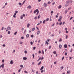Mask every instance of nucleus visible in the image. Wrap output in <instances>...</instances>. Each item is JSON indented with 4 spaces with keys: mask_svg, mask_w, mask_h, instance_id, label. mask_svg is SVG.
Listing matches in <instances>:
<instances>
[{
    "mask_svg": "<svg viewBox=\"0 0 74 74\" xmlns=\"http://www.w3.org/2000/svg\"><path fill=\"white\" fill-rule=\"evenodd\" d=\"M73 17H71L70 19V20H71L73 19Z\"/></svg>",
    "mask_w": 74,
    "mask_h": 74,
    "instance_id": "52",
    "label": "nucleus"
},
{
    "mask_svg": "<svg viewBox=\"0 0 74 74\" xmlns=\"http://www.w3.org/2000/svg\"><path fill=\"white\" fill-rule=\"evenodd\" d=\"M21 39H24V37H23V36H22V37H21Z\"/></svg>",
    "mask_w": 74,
    "mask_h": 74,
    "instance_id": "42",
    "label": "nucleus"
},
{
    "mask_svg": "<svg viewBox=\"0 0 74 74\" xmlns=\"http://www.w3.org/2000/svg\"><path fill=\"white\" fill-rule=\"evenodd\" d=\"M34 19H37V16H36L35 17H34Z\"/></svg>",
    "mask_w": 74,
    "mask_h": 74,
    "instance_id": "26",
    "label": "nucleus"
},
{
    "mask_svg": "<svg viewBox=\"0 0 74 74\" xmlns=\"http://www.w3.org/2000/svg\"><path fill=\"white\" fill-rule=\"evenodd\" d=\"M61 8H62V5H60L59 6H58V8H59V9Z\"/></svg>",
    "mask_w": 74,
    "mask_h": 74,
    "instance_id": "20",
    "label": "nucleus"
},
{
    "mask_svg": "<svg viewBox=\"0 0 74 74\" xmlns=\"http://www.w3.org/2000/svg\"><path fill=\"white\" fill-rule=\"evenodd\" d=\"M42 52L43 55H44V51L43 50H42Z\"/></svg>",
    "mask_w": 74,
    "mask_h": 74,
    "instance_id": "25",
    "label": "nucleus"
},
{
    "mask_svg": "<svg viewBox=\"0 0 74 74\" xmlns=\"http://www.w3.org/2000/svg\"><path fill=\"white\" fill-rule=\"evenodd\" d=\"M67 55V53L66 52L65 53V55Z\"/></svg>",
    "mask_w": 74,
    "mask_h": 74,
    "instance_id": "55",
    "label": "nucleus"
},
{
    "mask_svg": "<svg viewBox=\"0 0 74 74\" xmlns=\"http://www.w3.org/2000/svg\"><path fill=\"white\" fill-rule=\"evenodd\" d=\"M3 29H4V27H2V28L1 29L2 30H3Z\"/></svg>",
    "mask_w": 74,
    "mask_h": 74,
    "instance_id": "60",
    "label": "nucleus"
},
{
    "mask_svg": "<svg viewBox=\"0 0 74 74\" xmlns=\"http://www.w3.org/2000/svg\"><path fill=\"white\" fill-rule=\"evenodd\" d=\"M53 53H54V54H56V51H54V52H53Z\"/></svg>",
    "mask_w": 74,
    "mask_h": 74,
    "instance_id": "23",
    "label": "nucleus"
},
{
    "mask_svg": "<svg viewBox=\"0 0 74 74\" xmlns=\"http://www.w3.org/2000/svg\"><path fill=\"white\" fill-rule=\"evenodd\" d=\"M23 43V42H20V44L21 45V44H22V43Z\"/></svg>",
    "mask_w": 74,
    "mask_h": 74,
    "instance_id": "28",
    "label": "nucleus"
},
{
    "mask_svg": "<svg viewBox=\"0 0 74 74\" xmlns=\"http://www.w3.org/2000/svg\"><path fill=\"white\" fill-rule=\"evenodd\" d=\"M45 72V70H41V73H43V72Z\"/></svg>",
    "mask_w": 74,
    "mask_h": 74,
    "instance_id": "22",
    "label": "nucleus"
},
{
    "mask_svg": "<svg viewBox=\"0 0 74 74\" xmlns=\"http://www.w3.org/2000/svg\"><path fill=\"white\" fill-rule=\"evenodd\" d=\"M40 33V31H38V33H37V34H39Z\"/></svg>",
    "mask_w": 74,
    "mask_h": 74,
    "instance_id": "15",
    "label": "nucleus"
},
{
    "mask_svg": "<svg viewBox=\"0 0 74 74\" xmlns=\"http://www.w3.org/2000/svg\"><path fill=\"white\" fill-rule=\"evenodd\" d=\"M34 30H35V28H32V31H34Z\"/></svg>",
    "mask_w": 74,
    "mask_h": 74,
    "instance_id": "34",
    "label": "nucleus"
},
{
    "mask_svg": "<svg viewBox=\"0 0 74 74\" xmlns=\"http://www.w3.org/2000/svg\"><path fill=\"white\" fill-rule=\"evenodd\" d=\"M45 22H46V20H44L43 22V24H45Z\"/></svg>",
    "mask_w": 74,
    "mask_h": 74,
    "instance_id": "13",
    "label": "nucleus"
},
{
    "mask_svg": "<svg viewBox=\"0 0 74 74\" xmlns=\"http://www.w3.org/2000/svg\"><path fill=\"white\" fill-rule=\"evenodd\" d=\"M66 33H69V32L67 30L66 31Z\"/></svg>",
    "mask_w": 74,
    "mask_h": 74,
    "instance_id": "58",
    "label": "nucleus"
},
{
    "mask_svg": "<svg viewBox=\"0 0 74 74\" xmlns=\"http://www.w3.org/2000/svg\"><path fill=\"white\" fill-rule=\"evenodd\" d=\"M41 17V16H40V15H39L38 16V19H40V17Z\"/></svg>",
    "mask_w": 74,
    "mask_h": 74,
    "instance_id": "19",
    "label": "nucleus"
},
{
    "mask_svg": "<svg viewBox=\"0 0 74 74\" xmlns=\"http://www.w3.org/2000/svg\"><path fill=\"white\" fill-rule=\"evenodd\" d=\"M64 48H67V45L65 44V45H64Z\"/></svg>",
    "mask_w": 74,
    "mask_h": 74,
    "instance_id": "21",
    "label": "nucleus"
},
{
    "mask_svg": "<svg viewBox=\"0 0 74 74\" xmlns=\"http://www.w3.org/2000/svg\"><path fill=\"white\" fill-rule=\"evenodd\" d=\"M8 29V30H10L11 29V28L10 27H7Z\"/></svg>",
    "mask_w": 74,
    "mask_h": 74,
    "instance_id": "4",
    "label": "nucleus"
},
{
    "mask_svg": "<svg viewBox=\"0 0 74 74\" xmlns=\"http://www.w3.org/2000/svg\"><path fill=\"white\" fill-rule=\"evenodd\" d=\"M18 5H21V3H18Z\"/></svg>",
    "mask_w": 74,
    "mask_h": 74,
    "instance_id": "43",
    "label": "nucleus"
},
{
    "mask_svg": "<svg viewBox=\"0 0 74 74\" xmlns=\"http://www.w3.org/2000/svg\"><path fill=\"white\" fill-rule=\"evenodd\" d=\"M62 45H59V48L60 49H61V48H62Z\"/></svg>",
    "mask_w": 74,
    "mask_h": 74,
    "instance_id": "7",
    "label": "nucleus"
},
{
    "mask_svg": "<svg viewBox=\"0 0 74 74\" xmlns=\"http://www.w3.org/2000/svg\"><path fill=\"white\" fill-rule=\"evenodd\" d=\"M10 31H8V34H10Z\"/></svg>",
    "mask_w": 74,
    "mask_h": 74,
    "instance_id": "27",
    "label": "nucleus"
},
{
    "mask_svg": "<svg viewBox=\"0 0 74 74\" xmlns=\"http://www.w3.org/2000/svg\"><path fill=\"white\" fill-rule=\"evenodd\" d=\"M64 58V57H63L62 59V60H63V59Z\"/></svg>",
    "mask_w": 74,
    "mask_h": 74,
    "instance_id": "41",
    "label": "nucleus"
},
{
    "mask_svg": "<svg viewBox=\"0 0 74 74\" xmlns=\"http://www.w3.org/2000/svg\"><path fill=\"white\" fill-rule=\"evenodd\" d=\"M44 69V66H42L40 69V70H42Z\"/></svg>",
    "mask_w": 74,
    "mask_h": 74,
    "instance_id": "12",
    "label": "nucleus"
},
{
    "mask_svg": "<svg viewBox=\"0 0 74 74\" xmlns=\"http://www.w3.org/2000/svg\"><path fill=\"white\" fill-rule=\"evenodd\" d=\"M39 53H41V51L39 50V52H38Z\"/></svg>",
    "mask_w": 74,
    "mask_h": 74,
    "instance_id": "39",
    "label": "nucleus"
},
{
    "mask_svg": "<svg viewBox=\"0 0 74 74\" xmlns=\"http://www.w3.org/2000/svg\"><path fill=\"white\" fill-rule=\"evenodd\" d=\"M71 8V7H69L68 8V10H70V9Z\"/></svg>",
    "mask_w": 74,
    "mask_h": 74,
    "instance_id": "61",
    "label": "nucleus"
},
{
    "mask_svg": "<svg viewBox=\"0 0 74 74\" xmlns=\"http://www.w3.org/2000/svg\"><path fill=\"white\" fill-rule=\"evenodd\" d=\"M63 68H64V67L63 66L61 67V69H63Z\"/></svg>",
    "mask_w": 74,
    "mask_h": 74,
    "instance_id": "32",
    "label": "nucleus"
},
{
    "mask_svg": "<svg viewBox=\"0 0 74 74\" xmlns=\"http://www.w3.org/2000/svg\"><path fill=\"white\" fill-rule=\"evenodd\" d=\"M49 21V18H47L46 19V21Z\"/></svg>",
    "mask_w": 74,
    "mask_h": 74,
    "instance_id": "31",
    "label": "nucleus"
},
{
    "mask_svg": "<svg viewBox=\"0 0 74 74\" xmlns=\"http://www.w3.org/2000/svg\"><path fill=\"white\" fill-rule=\"evenodd\" d=\"M70 73H71V72L70 71H67V74H70Z\"/></svg>",
    "mask_w": 74,
    "mask_h": 74,
    "instance_id": "10",
    "label": "nucleus"
},
{
    "mask_svg": "<svg viewBox=\"0 0 74 74\" xmlns=\"http://www.w3.org/2000/svg\"><path fill=\"white\" fill-rule=\"evenodd\" d=\"M30 44L31 45H33V42H31Z\"/></svg>",
    "mask_w": 74,
    "mask_h": 74,
    "instance_id": "47",
    "label": "nucleus"
},
{
    "mask_svg": "<svg viewBox=\"0 0 74 74\" xmlns=\"http://www.w3.org/2000/svg\"><path fill=\"white\" fill-rule=\"evenodd\" d=\"M39 11H38L37 12V13L36 14V15H38V13H39Z\"/></svg>",
    "mask_w": 74,
    "mask_h": 74,
    "instance_id": "50",
    "label": "nucleus"
},
{
    "mask_svg": "<svg viewBox=\"0 0 74 74\" xmlns=\"http://www.w3.org/2000/svg\"><path fill=\"white\" fill-rule=\"evenodd\" d=\"M26 37H27V38H29V34H27L26 35Z\"/></svg>",
    "mask_w": 74,
    "mask_h": 74,
    "instance_id": "11",
    "label": "nucleus"
},
{
    "mask_svg": "<svg viewBox=\"0 0 74 74\" xmlns=\"http://www.w3.org/2000/svg\"><path fill=\"white\" fill-rule=\"evenodd\" d=\"M62 38H60V39L59 40V42H61V41H62Z\"/></svg>",
    "mask_w": 74,
    "mask_h": 74,
    "instance_id": "30",
    "label": "nucleus"
},
{
    "mask_svg": "<svg viewBox=\"0 0 74 74\" xmlns=\"http://www.w3.org/2000/svg\"><path fill=\"white\" fill-rule=\"evenodd\" d=\"M23 17H25V14H23V15H22Z\"/></svg>",
    "mask_w": 74,
    "mask_h": 74,
    "instance_id": "51",
    "label": "nucleus"
},
{
    "mask_svg": "<svg viewBox=\"0 0 74 74\" xmlns=\"http://www.w3.org/2000/svg\"><path fill=\"white\" fill-rule=\"evenodd\" d=\"M20 67H23V66L22 65H20Z\"/></svg>",
    "mask_w": 74,
    "mask_h": 74,
    "instance_id": "44",
    "label": "nucleus"
},
{
    "mask_svg": "<svg viewBox=\"0 0 74 74\" xmlns=\"http://www.w3.org/2000/svg\"><path fill=\"white\" fill-rule=\"evenodd\" d=\"M63 17H62V16H61L60 17H59V19L58 20V22H61V20L62 19Z\"/></svg>",
    "mask_w": 74,
    "mask_h": 74,
    "instance_id": "2",
    "label": "nucleus"
},
{
    "mask_svg": "<svg viewBox=\"0 0 74 74\" xmlns=\"http://www.w3.org/2000/svg\"><path fill=\"white\" fill-rule=\"evenodd\" d=\"M51 46H50L49 47V49H51Z\"/></svg>",
    "mask_w": 74,
    "mask_h": 74,
    "instance_id": "35",
    "label": "nucleus"
},
{
    "mask_svg": "<svg viewBox=\"0 0 74 74\" xmlns=\"http://www.w3.org/2000/svg\"><path fill=\"white\" fill-rule=\"evenodd\" d=\"M23 16L22 15L21 16V19H23Z\"/></svg>",
    "mask_w": 74,
    "mask_h": 74,
    "instance_id": "16",
    "label": "nucleus"
},
{
    "mask_svg": "<svg viewBox=\"0 0 74 74\" xmlns=\"http://www.w3.org/2000/svg\"><path fill=\"white\" fill-rule=\"evenodd\" d=\"M29 26H30V24L28 23L27 24V27L28 28H29Z\"/></svg>",
    "mask_w": 74,
    "mask_h": 74,
    "instance_id": "14",
    "label": "nucleus"
},
{
    "mask_svg": "<svg viewBox=\"0 0 74 74\" xmlns=\"http://www.w3.org/2000/svg\"><path fill=\"white\" fill-rule=\"evenodd\" d=\"M50 3H51V2L50 1H49L47 3V4H50Z\"/></svg>",
    "mask_w": 74,
    "mask_h": 74,
    "instance_id": "56",
    "label": "nucleus"
},
{
    "mask_svg": "<svg viewBox=\"0 0 74 74\" xmlns=\"http://www.w3.org/2000/svg\"><path fill=\"white\" fill-rule=\"evenodd\" d=\"M25 73H28L26 71H24Z\"/></svg>",
    "mask_w": 74,
    "mask_h": 74,
    "instance_id": "57",
    "label": "nucleus"
},
{
    "mask_svg": "<svg viewBox=\"0 0 74 74\" xmlns=\"http://www.w3.org/2000/svg\"><path fill=\"white\" fill-rule=\"evenodd\" d=\"M62 22L60 23H59L60 25H62Z\"/></svg>",
    "mask_w": 74,
    "mask_h": 74,
    "instance_id": "46",
    "label": "nucleus"
},
{
    "mask_svg": "<svg viewBox=\"0 0 74 74\" xmlns=\"http://www.w3.org/2000/svg\"><path fill=\"white\" fill-rule=\"evenodd\" d=\"M45 42H46L45 43V44H47V45H48V44H49V43L47 41H46Z\"/></svg>",
    "mask_w": 74,
    "mask_h": 74,
    "instance_id": "18",
    "label": "nucleus"
},
{
    "mask_svg": "<svg viewBox=\"0 0 74 74\" xmlns=\"http://www.w3.org/2000/svg\"><path fill=\"white\" fill-rule=\"evenodd\" d=\"M53 11H51V15L52 14H53Z\"/></svg>",
    "mask_w": 74,
    "mask_h": 74,
    "instance_id": "40",
    "label": "nucleus"
},
{
    "mask_svg": "<svg viewBox=\"0 0 74 74\" xmlns=\"http://www.w3.org/2000/svg\"><path fill=\"white\" fill-rule=\"evenodd\" d=\"M36 12H38V9H36L35 10Z\"/></svg>",
    "mask_w": 74,
    "mask_h": 74,
    "instance_id": "36",
    "label": "nucleus"
},
{
    "mask_svg": "<svg viewBox=\"0 0 74 74\" xmlns=\"http://www.w3.org/2000/svg\"><path fill=\"white\" fill-rule=\"evenodd\" d=\"M24 52H25V53H27V51H24Z\"/></svg>",
    "mask_w": 74,
    "mask_h": 74,
    "instance_id": "29",
    "label": "nucleus"
},
{
    "mask_svg": "<svg viewBox=\"0 0 74 74\" xmlns=\"http://www.w3.org/2000/svg\"><path fill=\"white\" fill-rule=\"evenodd\" d=\"M55 4V2H54L52 4V5H54Z\"/></svg>",
    "mask_w": 74,
    "mask_h": 74,
    "instance_id": "45",
    "label": "nucleus"
},
{
    "mask_svg": "<svg viewBox=\"0 0 74 74\" xmlns=\"http://www.w3.org/2000/svg\"><path fill=\"white\" fill-rule=\"evenodd\" d=\"M13 17H14V18H16V16H15V15H14L13 16Z\"/></svg>",
    "mask_w": 74,
    "mask_h": 74,
    "instance_id": "63",
    "label": "nucleus"
},
{
    "mask_svg": "<svg viewBox=\"0 0 74 74\" xmlns=\"http://www.w3.org/2000/svg\"><path fill=\"white\" fill-rule=\"evenodd\" d=\"M44 7H47V3H44Z\"/></svg>",
    "mask_w": 74,
    "mask_h": 74,
    "instance_id": "6",
    "label": "nucleus"
},
{
    "mask_svg": "<svg viewBox=\"0 0 74 74\" xmlns=\"http://www.w3.org/2000/svg\"><path fill=\"white\" fill-rule=\"evenodd\" d=\"M2 62L3 63H4V60H2Z\"/></svg>",
    "mask_w": 74,
    "mask_h": 74,
    "instance_id": "38",
    "label": "nucleus"
},
{
    "mask_svg": "<svg viewBox=\"0 0 74 74\" xmlns=\"http://www.w3.org/2000/svg\"><path fill=\"white\" fill-rule=\"evenodd\" d=\"M18 12L17 11H15V13H18Z\"/></svg>",
    "mask_w": 74,
    "mask_h": 74,
    "instance_id": "64",
    "label": "nucleus"
},
{
    "mask_svg": "<svg viewBox=\"0 0 74 74\" xmlns=\"http://www.w3.org/2000/svg\"><path fill=\"white\" fill-rule=\"evenodd\" d=\"M17 33V32H15L14 33V35H16V34Z\"/></svg>",
    "mask_w": 74,
    "mask_h": 74,
    "instance_id": "33",
    "label": "nucleus"
},
{
    "mask_svg": "<svg viewBox=\"0 0 74 74\" xmlns=\"http://www.w3.org/2000/svg\"><path fill=\"white\" fill-rule=\"evenodd\" d=\"M36 47H33V49H34V50H35V49H36Z\"/></svg>",
    "mask_w": 74,
    "mask_h": 74,
    "instance_id": "48",
    "label": "nucleus"
},
{
    "mask_svg": "<svg viewBox=\"0 0 74 74\" xmlns=\"http://www.w3.org/2000/svg\"><path fill=\"white\" fill-rule=\"evenodd\" d=\"M73 2V1H66V4L65 6L66 7H67L69 5V3H71V4L72 3V2Z\"/></svg>",
    "mask_w": 74,
    "mask_h": 74,
    "instance_id": "1",
    "label": "nucleus"
},
{
    "mask_svg": "<svg viewBox=\"0 0 74 74\" xmlns=\"http://www.w3.org/2000/svg\"><path fill=\"white\" fill-rule=\"evenodd\" d=\"M27 8H29V9H30L31 8V6L30 5H29L27 7Z\"/></svg>",
    "mask_w": 74,
    "mask_h": 74,
    "instance_id": "9",
    "label": "nucleus"
},
{
    "mask_svg": "<svg viewBox=\"0 0 74 74\" xmlns=\"http://www.w3.org/2000/svg\"><path fill=\"white\" fill-rule=\"evenodd\" d=\"M68 37V36H67V35L66 36V39H67Z\"/></svg>",
    "mask_w": 74,
    "mask_h": 74,
    "instance_id": "49",
    "label": "nucleus"
},
{
    "mask_svg": "<svg viewBox=\"0 0 74 74\" xmlns=\"http://www.w3.org/2000/svg\"><path fill=\"white\" fill-rule=\"evenodd\" d=\"M4 64H2V65H1L0 66V68H1V67H2V68H4Z\"/></svg>",
    "mask_w": 74,
    "mask_h": 74,
    "instance_id": "3",
    "label": "nucleus"
},
{
    "mask_svg": "<svg viewBox=\"0 0 74 74\" xmlns=\"http://www.w3.org/2000/svg\"><path fill=\"white\" fill-rule=\"evenodd\" d=\"M3 46L4 47H5V45H3Z\"/></svg>",
    "mask_w": 74,
    "mask_h": 74,
    "instance_id": "59",
    "label": "nucleus"
},
{
    "mask_svg": "<svg viewBox=\"0 0 74 74\" xmlns=\"http://www.w3.org/2000/svg\"><path fill=\"white\" fill-rule=\"evenodd\" d=\"M10 63L11 64H13V63H14L13 62V61H12V60L10 62Z\"/></svg>",
    "mask_w": 74,
    "mask_h": 74,
    "instance_id": "8",
    "label": "nucleus"
},
{
    "mask_svg": "<svg viewBox=\"0 0 74 74\" xmlns=\"http://www.w3.org/2000/svg\"><path fill=\"white\" fill-rule=\"evenodd\" d=\"M32 56H33V59H34V54H33Z\"/></svg>",
    "mask_w": 74,
    "mask_h": 74,
    "instance_id": "37",
    "label": "nucleus"
},
{
    "mask_svg": "<svg viewBox=\"0 0 74 74\" xmlns=\"http://www.w3.org/2000/svg\"><path fill=\"white\" fill-rule=\"evenodd\" d=\"M23 30H24V28H22V29H21V30L22 31H23Z\"/></svg>",
    "mask_w": 74,
    "mask_h": 74,
    "instance_id": "53",
    "label": "nucleus"
},
{
    "mask_svg": "<svg viewBox=\"0 0 74 74\" xmlns=\"http://www.w3.org/2000/svg\"><path fill=\"white\" fill-rule=\"evenodd\" d=\"M50 40L49 39H47V41H48V42H49V41Z\"/></svg>",
    "mask_w": 74,
    "mask_h": 74,
    "instance_id": "62",
    "label": "nucleus"
},
{
    "mask_svg": "<svg viewBox=\"0 0 74 74\" xmlns=\"http://www.w3.org/2000/svg\"><path fill=\"white\" fill-rule=\"evenodd\" d=\"M23 60H27V58L26 57H24L23 58Z\"/></svg>",
    "mask_w": 74,
    "mask_h": 74,
    "instance_id": "5",
    "label": "nucleus"
},
{
    "mask_svg": "<svg viewBox=\"0 0 74 74\" xmlns=\"http://www.w3.org/2000/svg\"><path fill=\"white\" fill-rule=\"evenodd\" d=\"M31 37L33 38V37H34V36L33 35H31Z\"/></svg>",
    "mask_w": 74,
    "mask_h": 74,
    "instance_id": "54",
    "label": "nucleus"
},
{
    "mask_svg": "<svg viewBox=\"0 0 74 74\" xmlns=\"http://www.w3.org/2000/svg\"><path fill=\"white\" fill-rule=\"evenodd\" d=\"M26 1V0L24 1L23 2V3L22 4V5H23L24 4V3H25V2Z\"/></svg>",
    "mask_w": 74,
    "mask_h": 74,
    "instance_id": "24",
    "label": "nucleus"
},
{
    "mask_svg": "<svg viewBox=\"0 0 74 74\" xmlns=\"http://www.w3.org/2000/svg\"><path fill=\"white\" fill-rule=\"evenodd\" d=\"M41 61H40V62L38 64V65H40V64H41Z\"/></svg>",
    "mask_w": 74,
    "mask_h": 74,
    "instance_id": "17",
    "label": "nucleus"
}]
</instances>
